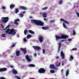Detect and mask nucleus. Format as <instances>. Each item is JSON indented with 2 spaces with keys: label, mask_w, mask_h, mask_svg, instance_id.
<instances>
[{
  "label": "nucleus",
  "mask_w": 79,
  "mask_h": 79,
  "mask_svg": "<svg viewBox=\"0 0 79 79\" xmlns=\"http://www.w3.org/2000/svg\"><path fill=\"white\" fill-rule=\"evenodd\" d=\"M31 21H33L35 24L37 26H44V22H42V21L40 20H36L35 19H33L31 20Z\"/></svg>",
  "instance_id": "1"
},
{
  "label": "nucleus",
  "mask_w": 79,
  "mask_h": 79,
  "mask_svg": "<svg viewBox=\"0 0 79 79\" xmlns=\"http://www.w3.org/2000/svg\"><path fill=\"white\" fill-rule=\"evenodd\" d=\"M68 35H65L62 34L60 36H58L57 35L56 36V40H59V39H66L68 37Z\"/></svg>",
  "instance_id": "2"
},
{
  "label": "nucleus",
  "mask_w": 79,
  "mask_h": 79,
  "mask_svg": "<svg viewBox=\"0 0 79 79\" xmlns=\"http://www.w3.org/2000/svg\"><path fill=\"white\" fill-rule=\"evenodd\" d=\"M15 31L14 29H11L10 30V29L8 28L7 30L6 31V33L7 34H12Z\"/></svg>",
  "instance_id": "3"
},
{
  "label": "nucleus",
  "mask_w": 79,
  "mask_h": 79,
  "mask_svg": "<svg viewBox=\"0 0 79 79\" xmlns=\"http://www.w3.org/2000/svg\"><path fill=\"white\" fill-rule=\"evenodd\" d=\"M2 22L4 23V24L6 23L8 21V20H9V18L8 17H2Z\"/></svg>",
  "instance_id": "4"
},
{
  "label": "nucleus",
  "mask_w": 79,
  "mask_h": 79,
  "mask_svg": "<svg viewBox=\"0 0 79 79\" xmlns=\"http://www.w3.org/2000/svg\"><path fill=\"white\" fill-rule=\"evenodd\" d=\"M46 70L44 68H41L38 70V72L39 73H45Z\"/></svg>",
  "instance_id": "5"
},
{
  "label": "nucleus",
  "mask_w": 79,
  "mask_h": 79,
  "mask_svg": "<svg viewBox=\"0 0 79 79\" xmlns=\"http://www.w3.org/2000/svg\"><path fill=\"white\" fill-rule=\"evenodd\" d=\"M19 9L20 10H27V7H25L24 6H19Z\"/></svg>",
  "instance_id": "6"
},
{
  "label": "nucleus",
  "mask_w": 79,
  "mask_h": 79,
  "mask_svg": "<svg viewBox=\"0 0 79 79\" xmlns=\"http://www.w3.org/2000/svg\"><path fill=\"white\" fill-rule=\"evenodd\" d=\"M33 48L35 50H37L38 51L40 50L41 49V48L38 46H33Z\"/></svg>",
  "instance_id": "7"
},
{
  "label": "nucleus",
  "mask_w": 79,
  "mask_h": 79,
  "mask_svg": "<svg viewBox=\"0 0 79 79\" xmlns=\"http://www.w3.org/2000/svg\"><path fill=\"white\" fill-rule=\"evenodd\" d=\"M20 50H21V51H23L24 54H26V53H27V52L26 48H21Z\"/></svg>",
  "instance_id": "8"
},
{
  "label": "nucleus",
  "mask_w": 79,
  "mask_h": 79,
  "mask_svg": "<svg viewBox=\"0 0 79 79\" xmlns=\"http://www.w3.org/2000/svg\"><path fill=\"white\" fill-rule=\"evenodd\" d=\"M60 56L62 57V59H64V53H63V52L62 51L61 52Z\"/></svg>",
  "instance_id": "9"
},
{
  "label": "nucleus",
  "mask_w": 79,
  "mask_h": 79,
  "mask_svg": "<svg viewBox=\"0 0 79 79\" xmlns=\"http://www.w3.org/2000/svg\"><path fill=\"white\" fill-rule=\"evenodd\" d=\"M26 59L27 61H28V62H30V61H31V59L29 58V55H27L26 56Z\"/></svg>",
  "instance_id": "10"
},
{
  "label": "nucleus",
  "mask_w": 79,
  "mask_h": 79,
  "mask_svg": "<svg viewBox=\"0 0 79 79\" xmlns=\"http://www.w3.org/2000/svg\"><path fill=\"white\" fill-rule=\"evenodd\" d=\"M39 40L40 42H43V36H40L39 37Z\"/></svg>",
  "instance_id": "11"
},
{
  "label": "nucleus",
  "mask_w": 79,
  "mask_h": 79,
  "mask_svg": "<svg viewBox=\"0 0 79 79\" xmlns=\"http://www.w3.org/2000/svg\"><path fill=\"white\" fill-rule=\"evenodd\" d=\"M6 68H2L0 69V72H3V71H6Z\"/></svg>",
  "instance_id": "12"
},
{
  "label": "nucleus",
  "mask_w": 79,
  "mask_h": 79,
  "mask_svg": "<svg viewBox=\"0 0 79 79\" xmlns=\"http://www.w3.org/2000/svg\"><path fill=\"white\" fill-rule=\"evenodd\" d=\"M12 72L14 74H18V72H17V70L14 69L12 70Z\"/></svg>",
  "instance_id": "13"
},
{
  "label": "nucleus",
  "mask_w": 79,
  "mask_h": 79,
  "mask_svg": "<svg viewBox=\"0 0 79 79\" xmlns=\"http://www.w3.org/2000/svg\"><path fill=\"white\" fill-rule=\"evenodd\" d=\"M50 68H52V69H56V68H55V65L52 64L50 66Z\"/></svg>",
  "instance_id": "14"
},
{
  "label": "nucleus",
  "mask_w": 79,
  "mask_h": 79,
  "mask_svg": "<svg viewBox=\"0 0 79 79\" xmlns=\"http://www.w3.org/2000/svg\"><path fill=\"white\" fill-rule=\"evenodd\" d=\"M59 45L58 46V50L57 52H60V48H61V43H59Z\"/></svg>",
  "instance_id": "15"
},
{
  "label": "nucleus",
  "mask_w": 79,
  "mask_h": 79,
  "mask_svg": "<svg viewBox=\"0 0 79 79\" xmlns=\"http://www.w3.org/2000/svg\"><path fill=\"white\" fill-rule=\"evenodd\" d=\"M16 55L17 56H19L20 55V51H16Z\"/></svg>",
  "instance_id": "16"
},
{
  "label": "nucleus",
  "mask_w": 79,
  "mask_h": 79,
  "mask_svg": "<svg viewBox=\"0 0 79 79\" xmlns=\"http://www.w3.org/2000/svg\"><path fill=\"white\" fill-rule=\"evenodd\" d=\"M15 7V5H11L10 6V9H13Z\"/></svg>",
  "instance_id": "17"
},
{
  "label": "nucleus",
  "mask_w": 79,
  "mask_h": 79,
  "mask_svg": "<svg viewBox=\"0 0 79 79\" xmlns=\"http://www.w3.org/2000/svg\"><path fill=\"white\" fill-rule=\"evenodd\" d=\"M42 28L43 30H46V29H49V28L48 27H42Z\"/></svg>",
  "instance_id": "18"
},
{
  "label": "nucleus",
  "mask_w": 79,
  "mask_h": 79,
  "mask_svg": "<svg viewBox=\"0 0 79 79\" xmlns=\"http://www.w3.org/2000/svg\"><path fill=\"white\" fill-rule=\"evenodd\" d=\"M73 59L74 58H73V56H71L69 59V60L71 61H72V60H73Z\"/></svg>",
  "instance_id": "19"
},
{
  "label": "nucleus",
  "mask_w": 79,
  "mask_h": 79,
  "mask_svg": "<svg viewBox=\"0 0 79 79\" xmlns=\"http://www.w3.org/2000/svg\"><path fill=\"white\" fill-rule=\"evenodd\" d=\"M29 67H35V65L33 64H30L28 65Z\"/></svg>",
  "instance_id": "20"
},
{
  "label": "nucleus",
  "mask_w": 79,
  "mask_h": 79,
  "mask_svg": "<svg viewBox=\"0 0 79 79\" xmlns=\"http://www.w3.org/2000/svg\"><path fill=\"white\" fill-rule=\"evenodd\" d=\"M69 69H67V71H66V76L67 77L68 76V74H69Z\"/></svg>",
  "instance_id": "21"
},
{
  "label": "nucleus",
  "mask_w": 79,
  "mask_h": 79,
  "mask_svg": "<svg viewBox=\"0 0 79 79\" xmlns=\"http://www.w3.org/2000/svg\"><path fill=\"white\" fill-rule=\"evenodd\" d=\"M43 18H46L47 17V14L46 13H44L42 14Z\"/></svg>",
  "instance_id": "22"
},
{
  "label": "nucleus",
  "mask_w": 79,
  "mask_h": 79,
  "mask_svg": "<svg viewBox=\"0 0 79 79\" xmlns=\"http://www.w3.org/2000/svg\"><path fill=\"white\" fill-rule=\"evenodd\" d=\"M29 32L30 33V34H34V31L32 30H30L29 31Z\"/></svg>",
  "instance_id": "23"
},
{
  "label": "nucleus",
  "mask_w": 79,
  "mask_h": 79,
  "mask_svg": "<svg viewBox=\"0 0 79 79\" xmlns=\"http://www.w3.org/2000/svg\"><path fill=\"white\" fill-rule=\"evenodd\" d=\"M19 9L18 8H17L15 9V13L16 14H17L18 13V12H19Z\"/></svg>",
  "instance_id": "24"
},
{
  "label": "nucleus",
  "mask_w": 79,
  "mask_h": 79,
  "mask_svg": "<svg viewBox=\"0 0 79 79\" xmlns=\"http://www.w3.org/2000/svg\"><path fill=\"white\" fill-rule=\"evenodd\" d=\"M76 31L74 30H73V35H76Z\"/></svg>",
  "instance_id": "25"
},
{
  "label": "nucleus",
  "mask_w": 79,
  "mask_h": 79,
  "mask_svg": "<svg viewBox=\"0 0 79 79\" xmlns=\"http://www.w3.org/2000/svg\"><path fill=\"white\" fill-rule=\"evenodd\" d=\"M63 25L64 28H65V29H67V27H66V24H65V23H63Z\"/></svg>",
  "instance_id": "26"
},
{
  "label": "nucleus",
  "mask_w": 79,
  "mask_h": 79,
  "mask_svg": "<svg viewBox=\"0 0 79 79\" xmlns=\"http://www.w3.org/2000/svg\"><path fill=\"white\" fill-rule=\"evenodd\" d=\"M47 9H48V7H45L42 8L43 10H47Z\"/></svg>",
  "instance_id": "27"
},
{
  "label": "nucleus",
  "mask_w": 79,
  "mask_h": 79,
  "mask_svg": "<svg viewBox=\"0 0 79 79\" xmlns=\"http://www.w3.org/2000/svg\"><path fill=\"white\" fill-rule=\"evenodd\" d=\"M64 23H65V24H69V22H68L67 21H66L64 20Z\"/></svg>",
  "instance_id": "28"
},
{
  "label": "nucleus",
  "mask_w": 79,
  "mask_h": 79,
  "mask_svg": "<svg viewBox=\"0 0 79 79\" xmlns=\"http://www.w3.org/2000/svg\"><path fill=\"white\" fill-rule=\"evenodd\" d=\"M19 16L20 17H23V16H24V14H23L21 13L19 14Z\"/></svg>",
  "instance_id": "29"
},
{
  "label": "nucleus",
  "mask_w": 79,
  "mask_h": 79,
  "mask_svg": "<svg viewBox=\"0 0 79 79\" xmlns=\"http://www.w3.org/2000/svg\"><path fill=\"white\" fill-rule=\"evenodd\" d=\"M10 25H8L6 27V28L5 29H4L3 30H5V29H6L8 28H10Z\"/></svg>",
  "instance_id": "30"
},
{
  "label": "nucleus",
  "mask_w": 79,
  "mask_h": 79,
  "mask_svg": "<svg viewBox=\"0 0 79 79\" xmlns=\"http://www.w3.org/2000/svg\"><path fill=\"white\" fill-rule=\"evenodd\" d=\"M31 37V35H28L27 36V38L28 39H30Z\"/></svg>",
  "instance_id": "31"
},
{
  "label": "nucleus",
  "mask_w": 79,
  "mask_h": 79,
  "mask_svg": "<svg viewBox=\"0 0 79 79\" xmlns=\"http://www.w3.org/2000/svg\"><path fill=\"white\" fill-rule=\"evenodd\" d=\"M72 51L73 50H77V49L76 48H74L72 49Z\"/></svg>",
  "instance_id": "32"
},
{
  "label": "nucleus",
  "mask_w": 79,
  "mask_h": 79,
  "mask_svg": "<svg viewBox=\"0 0 79 79\" xmlns=\"http://www.w3.org/2000/svg\"><path fill=\"white\" fill-rule=\"evenodd\" d=\"M50 72L51 73H55V71L54 70H51Z\"/></svg>",
  "instance_id": "33"
},
{
  "label": "nucleus",
  "mask_w": 79,
  "mask_h": 79,
  "mask_svg": "<svg viewBox=\"0 0 79 79\" xmlns=\"http://www.w3.org/2000/svg\"><path fill=\"white\" fill-rule=\"evenodd\" d=\"M15 24H18V23L17 22V21H15V22H14Z\"/></svg>",
  "instance_id": "34"
},
{
  "label": "nucleus",
  "mask_w": 79,
  "mask_h": 79,
  "mask_svg": "<svg viewBox=\"0 0 79 79\" xmlns=\"http://www.w3.org/2000/svg\"><path fill=\"white\" fill-rule=\"evenodd\" d=\"M2 9L3 10H5L6 9V7L4 6H3L2 8Z\"/></svg>",
  "instance_id": "35"
},
{
  "label": "nucleus",
  "mask_w": 79,
  "mask_h": 79,
  "mask_svg": "<svg viewBox=\"0 0 79 79\" xmlns=\"http://www.w3.org/2000/svg\"><path fill=\"white\" fill-rule=\"evenodd\" d=\"M1 36L3 37H5V34H2L1 35Z\"/></svg>",
  "instance_id": "36"
},
{
  "label": "nucleus",
  "mask_w": 79,
  "mask_h": 79,
  "mask_svg": "<svg viewBox=\"0 0 79 79\" xmlns=\"http://www.w3.org/2000/svg\"><path fill=\"white\" fill-rule=\"evenodd\" d=\"M27 30H25L24 31V34L25 35H26V33H27Z\"/></svg>",
  "instance_id": "37"
},
{
  "label": "nucleus",
  "mask_w": 79,
  "mask_h": 79,
  "mask_svg": "<svg viewBox=\"0 0 79 79\" xmlns=\"http://www.w3.org/2000/svg\"><path fill=\"white\" fill-rule=\"evenodd\" d=\"M59 3H60V4H62V3H63V2H62V0H60L59 2Z\"/></svg>",
  "instance_id": "38"
},
{
  "label": "nucleus",
  "mask_w": 79,
  "mask_h": 79,
  "mask_svg": "<svg viewBox=\"0 0 79 79\" xmlns=\"http://www.w3.org/2000/svg\"><path fill=\"white\" fill-rule=\"evenodd\" d=\"M15 77L18 79H21L20 77H18L17 76H15Z\"/></svg>",
  "instance_id": "39"
},
{
  "label": "nucleus",
  "mask_w": 79,
  "mask_h": 79,
  "mask_svg": "<svg viewBox=\"0 0 79 79\" xmlns=\"http://www.w3.org/2000/svg\"><path fill=\"white\" fill-rule=\"evenodd\" d=\"M15 20L17 22L18 21H18H20V20L19 19H15Z\"/></svg>",
  "instance_id": "40"
},
{
  "label": "nucleus",
  "mask_w": 79,
  "mask_h": 79,
  "mask_svg": "<svg viewBox=\"0 0 79 79\" xmlns=\"http://www.w3.org/2000/svg\"><path fill=\"white\" fill-rule=\"evenodd\" d=\"M0 79H6V78L4 77H0Z\"/></svg>",
  "instance_id": "41"
},
{
  "label": "nucleus",
  "mask_w": 79,
  "mask_h": 79,
  "mask_svg": "<svg viewBox=\"0 0 79 79\" xmlns=\"http://www.w3.org/2000/svg\"><path fill=\"white\" fill-rule=\"evenodd\" d=\"M8 55L7 54H6V55H4L3 56V58H6V56Z\"/></svg>",
  "instance_id": "42"
},
{
  "label": "nucleus",
  "mask_w": 79,
  "mask_h": 79,
  "mask_svg": "<svg viewBox=\"0 0 79 79\" xmlns=\"http://www.w3.org/2000/svg\"><path fill=\"white\" fill-rule=\"evenodd\" d=\"M45 50L44 49H43V54H44V53H45Z\"/></svg>",
  "instance_id": "43"
},
{
  "label": "nucleus",
  "mask_w": 79,
  "mask_h": 79,
  "mask_svg": "<svg viewBox=\"0 0 79 79\" xmlns=\"http://www.w3.org/2000/svg\"><path fill=\"white\" fill-rule=\"evenodd\" d=\"M76 14L77 15L78 17H79V13L78 12H77Z\"/></svg>",
  "instance_id": "44"
},
{
  "label": "nucleus",
  "mask_w": 79,
  "mask_h": 79,
  "mask_svg": "<svg viewBox=\"0 0 79 79\" xmlns=\"http://www.w3.org/2000/svg\"><path fill=\"white\" fill-rule=\"evenodd\" d=\"M15 34H16V31H15L12 34V35H15Z\"/></svg>",
  "instance_id": "45"
},
{
  "label": "nucleus",
  "mask_w": 79,
  "mask_h": 79,
  "mask_svg": "<svg viewBox=\"0 0 79 79\" xmlns=\"http://www.w3.org/2000/svg\"><path fill=\"white\" fill-rule=\"evenodd\" d=\"M66 40H62L60 41V42H64V41H66Z\"/></svg>",
  "instance_id": "46"
},
{
  "label": "nucleus",
  "mask_w": 79,
  "mask_h": 79,
  "mask_svg": "<svg viewBox=\"0 0 79 79\" xmlns=\"http://www.w3.org/2000/svg\"><path fill=\"white\" fill-rule=\"evenodd\" d=\"M64 20L62 19H60V21H63V22H64Z\"/></svg>",
  "instance_id": "47"
},
{
  "label": "nucleus",
  "mask_w": 79,
  "mask_h": 79,
  "mask_svg": "<svg viewBox=\"0 0 79 79\" xmlns=\"http://www.w3.org/2000/svg\"><path fill=\"white\" fill-rule=\"evenodd\" d=\"M23 40L24 42H27V40L26 38H24Z\"/></svg>",
  "instance_id": "48"
},
{
  "label": "nucleus",
  "mask_w": 79,
  "mask_h": 79,
  "mask_svg": "<svg viewBox=\"0 0 79 79\" xmlns=\"http://www.w3.org/2000/svg\"><path fill=\"white\" fill-rule=\"evenodd\" d=\"M15 45V44H14L13 45H12L11 46V47H14Z\"/></svg>",
  "instance_id": "49"
},
{
  "label": "nucleus",
  "mask_w": 79,
  "mask_h": 79,
  "mask_svg": "<svg viewBox=\"0 0 79 79\" xmlns=\"http://www.w3.org/2000/svg\"><path fill=\"white\" fill-rule=\"evenodd\" d=\"M68 41H69V42H70V41H71V40H72V39H68Z\"/></svg>",
  "instance_id": "50"
},
{
  "label": "nucleus",
  "mask_w": 79,
  "mask_h": 79,
  "mask_svg": "<svg viewBox=\"0 0 79 79\" xmlns=\"http://www.w3.org/2000/svg\"><path fill=\"white\" fill-rule=\"evenodd\" d=\"M10 68H14V66L13 65H10Z\"/></svg>",
  "instance_id": "51"
},
{
  "label": "nucleus",
  "mask_w": 79,
  "mask_h": 79,
  "mask_svg": "<svg viewBox=\"0 0 79 79\" xmlns=\"http://www.w3.org/2000/svg\"><path fill=\"white\" fill-rule=\"evenodd\" d=\"M50 22L51 23H53L54 22H55V20H50Z\"/></svg>",
  "instance_id": "52"
},
{
  "label": "nucleus",
  "mask_w": 79,
  "mask_h": 79,
  "mask_svg": "<svg viewBox=\"0 0 79 79\" xmlns=\"http://www.w3.org/2000/svg\"><path fill=\"white\" fill-rule=\"evenodd\" d=\"M34 56H37V54L35 53L34 55Z\"/></svg>",
  "instance_id": "53"
},
{
  "label": "nucleus",
  "mask_w": 79,
  "mask_h": 79,
  "mask_svg": "<svg viewBox=\"0 0 79 79\" xmlns=\"http://www.w3.org/2000/svg\"><path fill=\"white\" fill-rule=\"evenodd\" d=\"M29 18L30 19L32 18V17L31 16H30Z\"/></svg>",
  "instance_id": "54"
},
{
  "label": "nucleus",
  "mask_w": 79,
  "mask_h": 79,
  "mask_svg": "<svg viewBox=\"0 0 79 79\" xmlns=\"http://www.w3.org/2000/svg\"><path fill=\"white\" fill-rule=\"evenodd\" d=\"M44 21H47V19L46 18H44Z\"/></svg>",
  "instance_id": "55"
},
{
  "label": "nucleus",
  "mask_w": 79,
  "mask_h": 79,
  "mask_svg": "<svg viewBox=\"0 0 79 79\" xmlns=\"http://www.w3.org/2000/svg\"><path fill=\"white\" fill-rule=\"evenodd\" d=\"M59 58V56L57 57L56 58V59H58Z\"/></svg>",
  "instance_id": "56"
},
{
  "label": "nucleus",
  "mask_w": 79,
  "mask_h": 79,
  "mask_svg": "<svg viewBox=\"0 0 79 79\" xmlns=\"http://www.w3.org/2000/svg\"><path fill=\"white\" fill-rule=\"evenodd\" d=\"M23 14L25 13V11H24L23 12Z\"/></svg>",
  "instance_id": "57"
},
{
  "label": "nucleus",
  "mask_w": 79,
  "mask_h": 79,
  "mask_svg": "<svg viewBox=\"0 0 79 79\" xmlns=\"http://www.w3.org/2000/svg\"><path fill=\"white\" fill-rule=\"evenodd\" d=\"M2 55H5V52H3L2 53Z\"/></svg>",
  "instance_id": "58"
},
{
  "label": "nucleus",
  "mask_w": 79,
  "mask_h": 79,
  "mask_svg": "<svg viewBox=\"0 0 79 79\" xmlns=\"http://www.w3.org/2000/svg\"><path fill=\"white\" fill-rule=\"evenodd\" d=\"M63 69H62L61 70V72H63Z\"/></svg>",
  "instance_id": "59"
},
{
  "label": "nucleus",
  "mask_w": 79,
  "mask_h": 79,
  "mask_svg": "<svg viewBox=\"0 0 79 79\" xmlns=\"http://www.w3.org/2000/svg\"><path fill=\"white\" fill-rule=\"evenodd\" d=\"M11 56V58H13V56Z\"/></svg>",
  "instance_id": "60"
},
{
  "label": "nucleus",
  "mask_w": 79,
  "mask_h": 79,
  "mask_svg": "<svg viewBox=\"0 0 79 79\" xmlns=\"http://www.w3.org/2000/svg\"><path fill=\"white\" fill-rule=\"evenodd\" d=\"M62 65H64V64L63 63V62H62Z\"/></svg>",
  "instance_id": "61"
},
{
  "label": "nucleus",
  "mask_w": 79,
  "mask_h": 79,
  "mask_svg": "<svg viewBox=\"0 0 79 79\" xmlns=\"http://www.w3.org/2000/svg\"><path fill=\"white\" fill-rule=\"evenodd\" d=\"M60 64H61V63H59V65L60 66Z\"/></svg>",
  "instance_id": "62"
},
{
  "label": "nucleus",
  "mask_w": 79,
  "mask_h": 79,
  "mask_svg": "<svg viewBox=\"0 0 79 79\" xmlns=\"http://www.w3.org/2000/svg\"><path fill=\"white\" fill-rule=\"evenodd\" d=\"M78 7H79V6H77L76 8H78Z\"/></svg>",
  "instance_id": "63"
},
{
  "label": "nucleus",
  "mask_w": 79,
  "mask_h": 79,
  "mask_svg": "<svg viewBox=\"0 0 79 79\" xmlns=\"http://www.w3.org/2000/svg\"><path fill=\"white\" fill-rule=\"evenodd\" d=\"M60 65H59V64L58 65H57V67H58V66H59Z\"/></svg>",
  "instance_id": "64"
}]
</instances>
